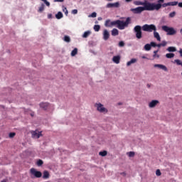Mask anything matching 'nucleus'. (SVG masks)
I'll return each mask as SVG.
<instances>
[{
	"mask_svg": "<svg viewBox=\"0 0 182 182\" xmlns=\"http://www.w3.org/2000/svg\"><path fill=\"white\" fill-rule=\"evenodd\" d=\"M144 49H145V50H150V49H151V44H146L144 46Z\"/></svg>",
	"mask_w": 182,
	"mask_h": 182,
	"instance_id": "30",
	"label": "nucleus"
},
{
	"mask_svg": "<svg viewBox=\"0 0 182 182\" xmlns=\"http://www.w3.org/2000/svg\"><path fill=\"white\" fill-rule=\"evenodd\" d=\"M95 23H97V21H96Z\"/></svg>",
	"mask_w": 182,
	"mask_h": 182,
	"instance_id": "60",
	"label": "nucleus"
},
{
	"mask_svg": "<svg viewBox=\"0 0 182 182\" xmlns=\"http://www.w3.org/2000/svg\"><path fill=\"white\" fill-rule=\"evenodd\" d=\"M134 63H137V58H132L127 63V66L129 68L132 66V65H134Z\"/></svg>",
	"mask_w": 182,
	"mask_h": 182,
	"instance_id": "16",
	"label": "nucleus"
},
{
	"mask_svg": "<svg viewBox=\"0 0 182 182\" xmlns=\"http://www.w3.org/2000/svg\"><path fill=\"white\" fill-rule=\"evenodd\" d=\"M150 45L153 48H156V46H157V44H156V43H154V42H151Z\"/></svg>",
	"mask_w": 182,
	"mask_h": 182,
	"instance_id": "42",
	"label": "nucleus"
},
{
	"mask_svg": "<svg viewBox=\"0 0 182 182\" xmlns=\"http://www.w3.org/2000/svg\"><path fill=\"white\" fill-rule=\"evenodd\" d=\"M158 2H161V4H163L164 2V0H158Z\"/></svg>",
	"mask_w": 182,
	"mask_h": 182,
	"instance_id": "51",
	"label": "nucleus"
},
{
	"mask_svg": "<svg viewBox=\"0 0 182 182\" xmlns=\"http://www.w3.org/2000/svg\"><path fill=\"white\" fill-rule=\"evenodd\" d=\"M112 36H117V35H119V30L116 29V28H114L112 31Z\"/></svg>",
	"mask_w": 182,
	"mask_h": 182,
	"instance_id": "22",
	"label": "nucleus"
},
{
	"mask_svg": "<svg viewBox=\"0 0 182 182\" xmlns=\"http://www.w3.org/2000/svg\"><path fill=\"white\" fill-rule=\"evenodd\" d=\"M41 1H43V2H44V4H46L47 6H50V3H49L48 0H41Z\"/></svg>",
	"mask_w": 182,
	"mask_h": 182,
	"instance_id": "37",
	"label": "nucleus"
},
{
	"mask_svg": "<svg viewBox=\"0 0 182 182\" xmlns=\"http://www.w3.org/2000/svg\"><path fill=\"white\" fill-rule=\"evenodd\" d=\"M90 35V31H85L84 34L82 35V38H87Z\"/></svg>",
	"mask_w": 182,
	"mask_h": 182,
	"instance_id": "32",
	"label": "nucleus"
},
{
	"mask_svg": "<svg viewBox=\"0 0 182 182\" xmlns=\"http://www.w3.org/2000/svg\"><path fill=\"white\" fill-rule=\"evenodd\" d=\"M55 18L57 19H62V18H63V14H62V12L59 11L56 15H55Z\"/></svg>",
	"mask_w": 182,
	"mask_h": 182,
	"instance_id": "24",
	"label": "nucleus"
},
{
	"mask_svg": "<svg viewBox=\"0 0 182 182\" xmlns=\"http://www.w3.org/2000/svg\"><path fill=\"white\" fill-rule=\"evenodd\" d=\"M161 46H166L167 45V42L166 41H162V43H161Z\"/></svg>",
	"mask_w": 182,
	"mask_h": 182,
	"instance_id": "44",
	"label": "nucleus"
},
{
	"mask_svg": "<svg viewBox=\"0 0 182 182\" xmlns=\"http://www.w3.org/2000/svg\"><path fill=\"white\" fill-rule=\"evenodd\" d=\"M127 156L130 159H133L136 156V153L134 151L127 152Z\"/></svg>",
	"mask_w": 182,
	"mask_h": 182,
	"instance_id": "20",
	"label": "nucleus"
},
{
	"mask_svg": "<svg viewBox=\"0 0 182 182\" xmlns=\"http://www.w3.org/2000/svg\"><path fill=\"white\" fill-rule=\"evenodd\" d=\"M154 66L155 68H158L159 69H161V70H164V72H168V69L164 65H162V64H155Z\"/></svg>",
	"mask_w": 182,
	"mask_h": 182,
	"instance_id": "13",
	"label": "nucleus"
},
{
	"mask_svg": "<svg viewBox=\"0 0 182 182\" xmlns=\"http://www.w3.org/2000/svg\"><path fill=\"white\" fill-rule=\"evenodd\" d=\"M121 176H123V177H126V176L127 175V173L126 172H122Z\"/></svg>",
	"mask_w": 182,
	"mask_h": 182,
	"instance_id": "45",
	"label": "nucleus"
},
{
	"mask_svg": "<svg viewBox=\"0 0 182 182\" xmlns=\"http://www.w3.org/2000/svg\"><path fill=\"white\" fill-rule=\"evenodd\" d=\"M161 9V7H148L147 6H139L135 9H132V11L134 14H141L144 11H159Z\"/></svg>",
	"mask_w": 182,
	"mask_h": 182,
	"instance_id": "3",
	"label": "nucleus"
},
{
	"mask_svg": "<svg viewBox=\"0 0 182 182\" xmlns=\"http://www.w3.org/2000/svg\"><path fill=\"white\" fill-rule=\"evenodd\" d=\"M48 16L49 18H52V14H48Z\"/></svg>",
	"mask_w": 182,
	"mask_h": 182,
	"instance_id": "53",
	"label": "nucleus"
},
{
	"mask_svg": "<svg viewBox=\"0 0 182 182\" xmlns=\"http://www.w3.org/2000/svg\"><path fill=\"white\" fill-rule=\"evenodd\" d=\"M63 12H65V15H68V9H66V7L63 6Z\"/></svg>",
	"mask_w": 182,
	"mask_h": 182,
	"instance_id": "39",
	"label": "nucleus"
},
{
	"mask_svg": "<svg viewBox=\"0 0 182 182\" xmlns=\"http://www.w3.org/2000/svg\"><path fill=\"white\" fill-rule=\"evenodd\" d=\"M157 105H160V101L159 100H153L149 102L148 106L149 109H154Z\"/></svg>",
	"mask_w": 182,
	"mask_h": 182,
	"instance_id": "10",
	"label": "nucleus"
},
{
	"mask_svg": "<svg viewBox=\"0 0 182 182\" xmlns=\"http://www.w3.org/2000/svg\"><path fill=\"white\" fill-rule=\"evenodd\" d=\"M65 0H54V2H63Z\"/></svg>",
	"mask_w": 182,
	"mask_h": 182,
	"instance_id": "47",
	"label": "nucleus"
},
{
	"mask_svg": "<svg viewBox=\"0 0 182 182\" xmlns=\"http://www.w3.org/2000/svg\"><path fill=\"white\" fill-rule=\"evenodd\" d=\"M134 4L136 6L142 5V6H148L149 8H161V4H154L149 2L148 1H134Z\"/></svg>",
	"mask_w": 182,
	"mask_h": 182,
	"instance_id": "2",
	"label": "nucleus"
},
{
	"mask_svg": "<svg viewBox=\"0 0 182 182\" xmlns=\"http://www.w3.org/2000/svg\"><path fill=\"white\" fill-rule=\"evenodd\" d=\"M37 166H38V167H41V166H42L43 164V161H42L41 159H39L37 163H36Z\"/></svg>",
	"mask_w": 182,
	"mask_h": 182,
	"instance_id": "33",
	"label": "nucleus"
},
{
	"mask_svg": "<svg viewBox=\"0 0 182 182\" xmlns=\"http://www.w3.org/2000/svg\"><path fill=\"white\" fill-rule=\"evenodd\" d=\"M158 52H159V50H155V51H154V53L157 54Z\"/></svg>",
	"mask_w": 182,
	"mask_h": 182,
	"instance_id": "54",
	"label": "nucleus"
},
{
	"mask_svg": "<svg viewBox=\"0 0 182 182\" xmlns=\"http://www.w3.org/2000/svg\"><path fill=\"white\" fill-rule=\"evenodd\" d=\"M141 58H142V59H147V58L146 56H142Z\"/></svg>",
	"mask_w": 182,
	"mask_h": 182,
	"instance_id": "56",
	"label": "nucleus"
},
{
	"mask_svg": "<svg viewBox=\"0 0 182 182\" xmlns=\"http://www.w3.org/2000/svg\"><path fill=\"white\" fill-rule=\"evenodd\" d=\"M154 38H156V39L157 41H159V42H160V41H161V38H160V34H159V33L156 32V31H154Z\"/></svg>",
	"mask_w": 182,
	"mask_h": 182,
	"instance_id": "19",
	"label": "nucleus"
},
{
	"mask_svg": "<svg viewBox=\"0 0 182 182\" xmlns=\"http://www.w3.org/2000/svg\"><path fill=\"white\" fill-rule=\"evenodd\" d=\"M119 6H120V4L119 2L109 3L107 4L106 8H119Z\"/></svg>",
	"mask_w": 182,
	"mask_h": 182,
	"instance_id": "14",
	"label": "nucleus"
},
{
	"mask_svg": "<svg viewBox=\"0 0 182 182\" xmlns=\"http://www.w3.org/2000/svg\"><path fill=\"white\" fill-rule=\"evenodd\" d=\"M156 176H157L158 177H160V176H161V171H160V169H157L156 171Z\"/></svg>",
	"mask_w": 182,
	"mask_h": 182,
	"instance_id": "35",
	"label": "nucleus"
},
{
	"mask_svg": "<svg viewBox=\"0 0 182 182\" xmlns=\"http://www.w3.org/2000/svg\"><path fill=\"white\" fill-rule=\"evenodd\" d=\"M176 5H178V1H171L161 4V6L166 8V6H176Z\"/></svg>",
	"mask_w": 182,
	"mask_h": 182,
	"instance_id": "11",
	"label": "nucleus"
},
{
	"mask_svg": "<svg viewBox=\"0 0 182 182\" xmlns=\"http://www.w3.org/2000/svg\"><path fill=\"white\" fill-rule=\"evenodd\" d=\"M122 20H117L114 21H110V20H107L105 21V23H130V21H132V19L130 18V17H127L126 18H122Z\"/></svg>",
	"mask_w": 182,
	"mask_h": 182,
	"instance_id": "4",
	"label": "nucleus"
},
{
	"mask_svg": "<svg viewBox=\"0 0 182 182\" xmlns=\"http://www.w3.org/2000/svg\"><path fill=\"white\" fill-rule=\"evenodd\" d=\"M146 87H148V89H150V87H151V84H147Z\"/></svg>",
	"mask_w": 182,
	"mask_h": 182,
	"instance_id": "48",
	"label": "nucleus"
},
{
	"mask_svg": "<svg viewBox=\"0 0 182 182\" xmlns=\"http://www.w3.org/2000/svg\"><path fill=\"white\" fill-rule=\"evenodd\" d=\"M49 171H44L43 173V178H49L50 177Z\"/></svg>",
	"mask_w": 182,
	"mask_h": 182,
	"instance_id": "21",
	"label": "nucleus"
},
{
	"mask_svg": "<svg viewBox=\"0 0 182 182\" xmlns=\"http://www.w3.org/2000/svg\"><path fill=\"white\" fill-rule=\"evenodd\" d=\"M119 46H120V48H123V46H124V42L120 41L119 43Z\"/></svg>",
	"mask_w": 182,
	"mask_h": 182,
	"instance_id": "40",
	"label": "nucleus"
},
{
	"mask_svg": "<svg viewBox=\"0 0 182 182\" xmlns=\"http://www.w3.org/2000/svg\"><path fill=\"white\" fill-rule=\"evenodd\" d=\"M45 10V4H42L41 6L39 7L38 12H43Z\"/></svg>",
	"mask_w": 182,
	"mask_h": 182,
	"instance_id": "29",
	"label": "nucleus"
},
{
	"mask_svg": "<svg viewBox=\"0 0 182 182\" xmlns=\"http://www.w3.org/2000/svg\"><path fill=\"white\" fill-rule=\"evenodd\" d=\"M179 8H182V2H180L178 4Z\"/></svg>",
	"mask_w": 182,
	"mask_h": 182,
	"instance_id": "49",
	"label": "nucleus"
},
{
	"mask_svg": "<svg viewBox=\"0 0 182 182\" xmlns=\"http://www.w3.org/2000/svg\"><path fill=\"white\" fill-rule=\"evenodd\" d=\"M120 55H115L112 58V62L117 65H119V63H120Z\"/></svg>",
	"mask_w": 182,
	"mask_h": 182,
	"instance_id": "17",
	"label": "nucleus"
},
{
	"mask_svg": "<svg viewBox=\"0 0 182 182\" xmlns=\"http://www.w3.org/2000/svg\"><path fill=\"white\" fill-rule=\"evenodd\" d=\"M49 102H40L39 103V107L40 109H41L42 110L46 111L49 109Z\"/></svg>",
	"mask_w": 182,
	"mask_h": 182,
	"instance_id": "12",
	"label": "nucleus"
},
{
	"mask_svg": "<svg viewBox=\"0 0 182 182\" xmlns=\"http://www.w3.org/2000/svg\"><path fill=\"white\" fill-rule=\"evenodd\" d=\"M99 156H101V157H106V156H107V151H100Z\"/></svg>",
	"mask_w": 182,
	"mask_h": 182,
	"instance_id": "23",
	"label": "nucleus"
},
{
	"mask_svg": "<svg viewBox=\"0 0 182 182\" xmlns=\"http://www.w3.org/2000/svg\"><path fill=\"white\" fill-rule=\"evenodd\" d=\"M156 26L151 24H145L142 26V30L145 32H153V31H156Z\"/></svg>",
	"mask_w": 182,
	"mask_h": 182,
	"instance_id": "8",
	"label": "nucleus"
},
{
	"mask_svg": "<svg viewBox=\"0 0 182 182\" xmlns=\"http://www.w3.org/2000/svg\"><path fill=\"white\" fill-rule=\"evenodd\" d=\"M109 38H110V33L107 30H104L103 31V39L104 41L109 40Z\"/></svg>",
	"mask_w": 182,
	"mask_h": 182,
	"instance_id": "15",
	"label": "nucleus"
},
{
	"mask_svg": "<svg viewBox=\"0 0 182 182\" xmlns=\"http://www.w3.org/2000/svg\"><path fill=\"white\" fill-rule=\"evenodd\" d=\"M162 29H163V31H164L165 32L167 33V35L173 36V35H176V33H177V31H176V29H174L173 28H171V27L164 26H162Z\"/></svg>",
	"mask_w": 182,
	"mask_h": 182,
	"instance_id": "5",
	"label": "nucleus"
},
{
	"mask_svg": "<svg viewBox=\"0 0 182 182\" xmlns=\"http://www.w3.org/2000/svg\"><path fill=\"white\" fill-rule=\"evenodd\" d=\"M156 46H157V48H161V43H159V44H156Z\"/></svg>",
	"mask_w": 182,
	"mask_h": 182,
	"instance_id": "50",
	"label": "nucleus"
},
{
	"mask_svg": "<svg viewBox=\"0 0 182 182\" xmlns=\"http://www.w3.org/2000/svg\"><path fill=\"white\" fill-rule=\"evenodd\" d=\"M97 16V14H96V12H93V13H92V14L90 15V16L91 18H96Z\"/></svg>",
	"mask_w": 182,
	"mask_h": 182,
	"instance_id": "38",
	"label": "nucleus"
},
{
	"mask_svg": "<svg viewBox=\"0 0 182 182\" xmlns=\"http://www.w3.org/2000/svg\"><path fill=\"white\" fill-rule=\"evenodd\" d=\"M127 26H129L127 23H118L117 28H118V29H124V28H127Z\"/></svg>",
	"mask_w": 182,
	"mask_h": 182,
	"instance_id": "18",
	"label": "nucleus"
},
{
	"mask_svg": "<svg viewBox=\"0 0 182 182\" xmlns=\"http://www.w3.org/2000/svg\"><path fill=\"white\" fill-rule=\"evenodd\" d=\"M181 75H182V72H181Z\"/></svg>",
	"mask_w": 182,
	"mask_h": 182,
	"instance_id": "62",
	"label": "nucleus"
},
{
	"mask_svg": "<svg viewBox=\"0 0 182 182\" xmlns=\"http://www.w3.org/2000/svg\"><path fill=\"white\" fill-rule=\"evenodd\" d=\"M181 33H182V28L181 29Z\"/></svg>",
	"mask_w": 182,
	"mask_h": 182,
	"instance_id": "59",
	"label": "nucleus"
},
{
	"mask_svg": "<svg viewBox=\"0 0 182 182\" xmlns=\"http://www.w3.org/2000/svg\"><path fill=\"white\" fill-rule=\"evenodd\" d=\"M179 53H180V55H181V58H182V49H181V50H179Z\"/></svg>",
	"mask_w": 182,
	"mask_h": 182,
	"instance_id": "52",
	"label": "nucleus"
},
{
	"mask_svg": "<svg viewBox=\"0 0 182 182\" xmlns=\"http://www.w3.org/2000/svg\"><path fill=\"white\" fill-rule=\"evenodd\" d=\"M168 52H176L177 50V48L176 47H168L167 48Z\"/></svg>",
	"mask_w": 182,
	"mask_h": 182,
	"instance_id": "27",
	"label": "nucleus"
},
{
	"mask_svg": "<svg viewBox=\"0 0 182 182\" xmlns=\"http://www.w3.org/2000/svg\"><path fill=\"white\" fill-rule=\"evenodd\" d=\"M30 173L33 177H36V178H41V177H42V172L36 170L34 168L30 169Z\"/></svg>",
	"mask_w": 182,
	"mask_h": 182,
	"instance_id": "7",
	"label": "nucleus"
},
{
	"mask_svg": "<svg viewBox=\"0 0 182 182\" xmlns=\"http://www.w3.org/2000/svg\"><path fill=\"white\" fill-rule=\"evenodd\" d=\"M94 107L96 111L101 114H107L109 113V109L105 107L102 102H97L94 105Z\"/></svg>",
	"mask_w": 182,
	"mask_h": 182,
	"instance_id": "1",
	"label": "nucleus"
},
{
	"mask_svg": "<svg viewBox=\"0 0 182 182\" xmlns=\"http://www.w3.org/2000/svg\"><path fill=\"white\" fill-rule=\"evenodd\" d=\"M77 55V48H75L73 49V50L71 51V56H76Z\"/></svg>",
	"mask_w": 182,
	"mask_h": 182,
	"instance_id": "25",
	"label": "nucleus"
},
{
	"mask_svg": "<svg viewBox=\"0 0 182 182\" xmlns=\"http://www.w3.org/2000/svg\"><path fill=\"white\" fill-rule=\"evenodd\" d=\"M134 31L136 33V38H137V39H141L142 38L141 26H136L134 28Z\"/></svg>",
	"mask_w": 182,
	"mask_h": 182,
	"instance_id": "9",
	"label": "nucleus"
},
{
	"mask_svg": "<svg viewBox=\"0 0 182 182\" xmlns=\"http://www.w3.org/2000/svg\"><path fill=\"white\" fill-rule=\"evenodd\" d=\"M126 2H132V0H125Z\"/></svg>",
	"mask_w": 182,
	"mask_h": 182,
	"instance_id": "55",
	"label": "nucleus"
},
{
	"mask_svg": "<svg viewBox=\"0 0 182 182\" xmlns=\"http://www.w3.org/2000/svg\"><path fill=\"white\" fill-rule=\"evenodd\" d=\"M144 1H147V0H144Z\"/></svg>",
	"mask_w": 182,
	"mask_h": 182,
	"instance_id": "63",
	"label": "nucleus"
},
{
	"mask_svg": "<svg viewBox=\"0 0 182 182\" xmlns=\"http://www.w3.org/2000/svg\"><path fill=\"white\" fill-rule=\"evenodd\" d=\"M108 1H112V0H108Z\"/></svg>",
	"mask_w": 182,
	"mask_h": 182,
	"instance_id": "61",
	"label": "nucleus"
},
{
	"mask_svg": "<svg viewBox=\"0 0 182 182\" xmlns=\"http://www.w3.org/2000/svg\"><path fill=\"white\" fill-rule=\"evenodd\" d=\"M170 18H174L176 16V11H173L169 14Z\"/></svg>",
	"mask_w": 182,
	"mask_h": 182,
	"instance_id": "36",
	"label": "nucleus"
},
{
	"mask_svg": "<svg viewBox=\"0 0 182 182\" xmlns=\"http://www.w3.org/2000/svg\"><path fill=\"white\" fill-rule=\"evenodd\" d=\"M102 17L98 18V21H102Z\"/></svg>",
	"mask_w": 182,
	"mask_h": 182,
	"instance_id": "57",
	"label": "nucleus"
},
{
	"mask_svg": "<svg viewBox=\"0 0 182 182\" xmlns=\"http://www.w3.org/2000/svg\"><path fill=\"white\" fill-rule=\"evenodd\" d=\"M94 30L95 31V32H99V31L100 30V26L99 25H95L94 26Z\"/></svg>",
	"mask_w": 182,
	"mask_h": 182,
	"instance_id": "31",
	"label": "nucleus"
},
{
	"mask_svg": "<svg viewBox=\"0 0 182 182\" xmlns=\"http://www.w3.org/2000/svg\"><path fill=\"white\" fill-rule=\"evenodd\" d=\"M30 133L32 139H39L43 136V134H42V131H39L38 129L31 131Z\"/></svg>",
	"mask_w": 182,
	"mask_h": 182,
	"instance_id": "6",
	"label": "nucleus"
},
{
	"mask_svg": "<svg viewBox=\"0 0 182 182\" xmlns=\"http://www.w3.org/2000/svg\"><path fill=\"white\" fill-rule=\"evenodd\" d=\"M113 25H114V23H112V24L106 23L105 26H107V27L113 26Z\"/></svg>",
	"mask_w": 182,
	"mask_h": 182,
	"instance_id": "46",
	"label": "nucleus"
},
{
	"mask_svg": "<svg viewBox=\"0 0 182 182\" xmlns=\"http://www.w3.org/2000/svg\"><path fill=\"white\" fill-rule=\"evenodd\" d=\"M1 182H6V181L4 180V181H1Z\"/></svg>",
	"mask_w": 182,
	"mask_h": 182,
	"instance_id": "58",
	"label": "nucleus"
},
{
	"mask_svg": "<svg viewBox=\"0 0 182 182\" xmlns=\"http://www.w3.org/2000/svg\"><path fill=\"white\" fill-rule=\"evenodd\" d=\"M16 135V134L15 132H11V133L9 134V136L10 139H14Z\"/></svg>",
	"mask_w": 182,
	"mask_h": 182,
	"instance_id": "34",
	"label": "nucleus"
},
{
	"mask_svg": "<svg viewBox=\"0 0 182 182\" xmlns=\"http://www.w3.org/2000/svg\"><path fill=\"white\" fill-rule=\"evenodd\" d=\"M166 58H167V59H173V58H174V53H167L166 54Z\"/></svg>",
	"mask_w": 182,
	"mask_h": 182,
	"instance_id": "28",
	"label": "nucleus"
},
{
	"mask_svg": "<svg viewBox=\"0 0 182 182\" xmlns=\"http://www.w3.org/2000/svg\"><path fill=\"white\" fill-rule=\"evenodd\" d=\"M64 42H67V43H69L70 42V37L69 36H65L63 38Z\"/></svg>",
	"mask_w": 182,
	"mask_h": 182,
	"instance_id": "26",
	"label": "nucleus"
},
{
	"mask_svg": "<svg viewBox=\"0 0 182 182\" xmlns=\"http://www.w3.org/2000/svg\"><path fill=\"white\" fill-rule=\"evenodd\" d=\"M72 14H73L74 15H76V14H77V9L73 10Z\"/></svg>",
	"mask_w": 182,
	"mask_h": 182,
	"instance_id": "43",
	"label": "nucleus"
},
{
	"mask_svg": "<svg viewBox=\"0 0 182 182\" xmlns=\"http://www.w3.org/2000/svg\"><path fill=\"white\" fill-rule=\"evenodd\" d=\"M153 57L154 59H159L160 58V55H159V54H154Z\"/></svg>",
	"mask_w": 182,
	"mask_h": 182,
	"instance_id": "41",
	"label": "nucleus"
}]
</instances>
